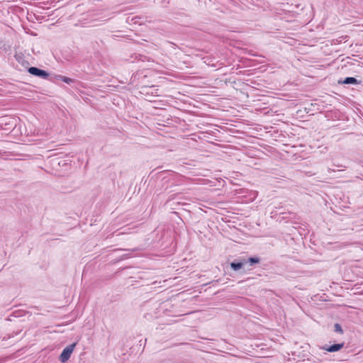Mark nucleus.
<instances>
[{"label":"nucleus","mask_w":363,"mask_h":363,"mask_svg":"<svg viewBox=\"0 0 363 363\" xmlns=\"http://www.w3.org/2000/svg\"><path fill=\"white\" fill-rule=\"evenodd\" d=\"M77 344V342H73L72 344L67 346L65 348L63 349L62 352H61L59 357V360L62 363H65L69 360Z\"/></svg>","instance_id":"obj_1"},{"label":"nucleus","mask_w":363,"mask_h":363,"mask_svg":"<svg viewBox=\"0 0 363 363\" xmlns=\"http://www.w3.org/2000/svg\"><path fill=\"white\" fill-rule=\"evenodd\" d=\"M28 72L30 74L43 79H48L50 77V74L48 72L36 67H30L28 69Z\"/></svg>","instance_id":"obj_2"},{"label":"nucleus","mask_w":363,"mask_h":363,"mask_svg":"<svg viewBox=\"0 0 363 363\" xmlns=\"http://www.w3.org/2000/svg\"><path fill=\"white\" fill-rule=\"evenodd\" d=\"M344 345V342L335 343L331 345H325L323 346L322 349L329 352H335L343 348Z\"/></svg>","instance_id":"obj_3"},{"label":"nucleus","mask_w":363,"mask_h":363,"mask_svg":"<svg viewBox=\"0 0 363 363\" xmlns=\"http://www.w3.org/2000/svg\"><path fill=\"white\" fill-rule=\"evenodd\" d=\"M339 84H362V81L358 80L355 77H347L345 79H340L337 81Z\"/></svg>","instance_id":"obj_4"},{"label":"nucleus","mask_w":363,"mask_h":363,"mask_svg":"<svg viewBox=\"0 0 363 363\" xmlns=\"http://www.w3.org/2000/svg\"><path fill=\"white\" fill-rule=\"evenodd\" d=\"M245 264L246 262H245V259H242L230 262V266L233 271L236 272L241 269Z\"/></svg>","instance_id":"obj_5"},{"label":"nucleus","mask_w":363,"mask_h":363,"mask_svg":"<svg viewBox=\"0 0 363 363\" xmlns=\"http://www.w3.org/2000/svg\"><path fill=\"white\" fill-rule=\"evenodd\" d=\"M245 262L247 263H249L250 265H254L256 264H259L260 262V258L258 257H250L248 259H245Z\"/></svg>","instance_id":"obj_6"},{"label":"nucleus","mask_w":363,"mask_h":363,"mask_svg":"<svg viewBox=\"0 0 363 363\" xmlns=\"http://www.w3.org/2000/svg\"><path fill=\"white\" fill-rule=\"evenodd\" d=\"M334 331L336 333H338L340 334H343V330L342 328V326L340 323H336L334 325Z\"/></svg>","instance_id":"obj_7"},{"label":"nucleus","mask_w":363,"mask_h":363,"mask_svg":"<svg viewBox=\"0 0 363 363\" xmlns=\"http://www.w3.org/2000/svg\"><path fill=\"white\" fill-rule=\"evenodd\" d=\"M61 81H62L63 82L67 83L68 84L74 82L73 79H71V78L65 77V76H63V77H61Z\"/></svg>","instance_id":"obj_8"},{"label":"nucleus","mask_w":363,"mask_h":363,"mask_svg":"<svg viewBox=\"0 0 363 363\" xmlns=\"http://www.w3.org/2000/svg\"><path fill=\"white\" fill-rule=\"evenodd\" d=\"M61 77H63V76L60 74H55L53 77L50 78L49 77L48 80L55 82V79L61 80Z\"/></svg>","instance_id":"obj_9"},{"label":"nucleus","mask_w":363,"mask_h":363,"mask_svg":"<svg viewBox=\"0 0 363 363\" xmlns=\"http://www.w3.org/2000/svg\"><path fill=\"white\" fill-rule=\"evenodd\" d=\"M174 196L175 195H171L170 196H169L166 201V204H168L171 201H172L174 199Z\"/></svg>","instance_id":"obj_10"},{"label":"nucleus","mask_w":363,"mask_h":363,"mask_svg":"<svg viewBox=\"0 0 363 363\" xmlns=\"http://www.w3.org/2000/svg\"><path fill=\"white\" fill-rule=\"evenodd\" d=\"M128 257H129V255H123L122 256V259H126V258H128Z\"/></svg>","instance_id":"obj_11"},{"label":"nucleus","mask_w":363,"mask_h":363,"mask_svg":"<svg viewBox=\"0 0 363 363\" xmlns=\"http://www.w3.org/2000/svg\"><path fill=\"white\" fill-rule=\"evenodd\" d=\"M13 315H14V316H16V317H19V316H21V315H18V314H17V312H16V311L13 312Z\"/></svg>","instance_id":"obj_12"},{"label":"nucleus","mask_w":363,"mask_h":363,"mask_svg":"<svg viewBox=\"0 0 363 363\" xmlns=\"http://www.w3.org/2000/svg\"><path fill=\"white\" fill-rule=\"evenodd\" d=\"M120 250H123V249H120ZM125 251H127L128 250L127 249H125L124 250Z\"/></svg>","instance_id":"obj_13"}]
</instances>
